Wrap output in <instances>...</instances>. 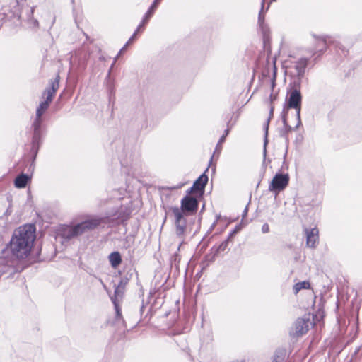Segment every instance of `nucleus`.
I'll list each match as a JSON object with an SVG mask.
<instances>
[{"label":"nucleus","mask_w":362,"mask_h":362,"mask_svg":"<svg viewBox=\"0 0 362 362\" xmlns=\"http://www.w3.org/2000/svg\"><path fill=\"white\" fill-rule=\"evenodd\" d=\"M35 240V226L25 225L14 230L7 247L13 255L18 259H24L30 255Z\"/></svg>","instance_id":"1"},{"label":"nucleus","mask_w":362,"mask_h":362,"mask_svg":"<svg viewBox=\"0 0 362 362\" xmlns=\"http://www.w3.org/2000/svg\"><path fill=\"white\" fill-rule=\"evenodd\" d=\"M300 84L299 80H294L291 83V88L287 91L286 104L284 107L282 113L287 114L289 109H295L296 112L297 124L295 127L298 129L301 125L300 110L302 104V95L300 93Z\"/></svg>","instance_id":"2"},{"label":"nucleus","mask_w":362,"mask_h":362,"mask_svg":"<svg viewBox=\"0 0 362 362\" xmlns=\"http://www.w3.org/2000/svg\"><path fill=\"white\" fill-rule=\"evenodd\" d=\"M108 223V216H91L84 221L78 223L81 233L93 230L99 227H104Z\"/></svg>","instance_id":"3"},{"label":"nucleus","mask_w":362,"mask_h":362,"mask_svg":"<svg viewBox=\"0 0 362 362\" xmlns=\"http://www.w3.org/2000/svg\"><path fill=\"white\" fill-rule=\"evenodd\" d=\"M197 196L194 197L190 194H187L180 202V208H178L179 211L184 215H192L197 212L199 207V200Z\"/></svg>","instance_id":"4"},{"label":"nucleus","mask_w":362,"mask_h":362,"mask_svg":"<svg viewBox=\"0 0 362 362\" xmlns=\"http://www.w3.org/2000/svg\"><path fill=\"white\" fill-rule=\"evenodd\" d=\"M127 284V281L124 280H120L117 286L115 289L114 296H111L112 303L114 305L115 310V320L118 322L121 320L123 324L125 323L122 315V310L119 305V298H122L124 291V287Z\"/></svg>","instance_id":"5"},{"label":"nucleus","mask_w":362,"mask_h":362,"mask_svg":"<svg viewBox=\"0 0 362 362\" xmlns=\"http://www.w3.org/2000/svg\"><path fill=\"white\" fill-rule=\"evenodd\" d=\"M289 183V175L287 173H277L269 185V190L276 194L284 190Z\"/></svg>","instance_id":"6"},{"label":"nucleus","mask_w":362,"mask_h":362,"mask_svg":"<svg viewBox=\"0 0 362 362\" xmlns=\"http://www.w3.org/2000/svg\"><path fill=\"white\" fill-rule=\"evenodd\" d=\"M171 211L175 216L176 235L183 240L187 230V221L185 218L186 215L182 214L177 206L172 207Z\"/></svg>","instance_id":"7"},{"label":"nucleus","mask_w":362,"mask_h":362,"mask_svg":"<svg viewBox=\"0 0 362 362\" xmlns=\"http://www.w3.org/2000/svg\"><path fill=\"white\" fill-rule=\"evenodd\" d=\"M43 130L33 129V136L31 142L30 153L33 154L32 163L29 167V170H33L35 168V160L42 142Z\"/></svg>","instance_id":"8"},{"label":"nucleus","mask_w":362,"mask_h":362,"mask_svg":"<svg viewBox=\"0 0 362 362\" xmlns=\"http://www.w3.org/2000/svg\"><path fill=\"white\" fill-rule=\"evenodd\" d=\"M208 168L194 182L192 186L187 190V193L194 194L197 197H202L205 192V187L208 182L209 177L206 174Z\"/></svg>","instance_id":"9"},{"label":"nucleus","mask_w":362,"mask_h":362,"mask_svg":"<svg viewBox=\"0 0 362 362\" xmlns=\"http://www.w3.org/2000/svg\"><path fill=\"white\" fill-rule=\"evenodd\" d=\"M131 212L129 208L121 206L112 212H107L105 216H108V223L115 221L117 223L124 224L129 219Z\"/></svg>","instance_id":"10"},{"label":"nucleus","mask_w":362,"mask_h":362,"mask_svg":"<svg viewBox=\"0 0 362 362\" xmlns=\"http://www.w3.org/2000/svg\"><path fill=\"white\" fill-rule=\"evenodd\" d=\"M309 60V58L300 57L291 63V68L294 69V74L297 77L294 80H299L300 83H301L302 78L305 75Z\"/></svg>","instance_id":"11"},{"label":"nucleus","mask_w":362,"mask_h":362,"mask_svg":"<svg viewBox=\"0 0 362 362\" xmlns=\"http://www.w3.org/2000/svg\"><path fill=\"white\" fill-rule=\"evenodd\" d=\"M309 329V320L298 318L289 331L291 337H299L305 334Z\"/></svg>","instance_id":"12"},{"label":"nucleus","mask_w":362,"mask_h":362,"mask_svg":"<svg viewBox=\"0 0 362 362\" xmlns=\"http://www.w3.org/2000/svg\"><path fill=\"white\" fill-rule=\"evenodd\" d=\"M50 103L47 101H42L36 110V116L34 119L31 127L33 129L43 130V119L42 115L49 107Z\"/></svg>","instance_id":"13"},{"label":"nucleus","mask_w":362,"mask_h":362,"mask_svg":"<svg viewBox=\"0 0 362 362\" xmlns=\"http://www.w3.org/2000/svg\"><path fill=\"white\" fill-rule=\"evenodd\" d=\"M82 235L78 223L74 226H64L60 230V235L66 240H71Z\"/></svg>","instance_id":"14"},{"label":"nucleus","mask_w":362,"mask_h":362,"mask_svg":"<svg viewBox=\"0 0 362 362\" xmlns=\"http://www.w3.org/2000/svg\"><path fill=\"white\" fill-rule=\"evenodd\" d=\"M331 37L322 36L319 37L317 46L310 51L312 56L316 57L314 58V62H316L319 57L326 51L327 47V43L330 42Z\"/></svg>","instance_id":"15"},{"label":"nucleus","mask_w":362,"mask_h":362,"mask_svg":"<svg viewBox=\"0 0 362 362\" xmlns=\"http://www.w3.org/2000/svg\"><path fill=\"white\" fill-rule=\"evenodd\" d=\"M59 75H57L54 79L49 81V86L47 88L43 93V96L46 95V99L45 100V101H47L49 103H51L52 101L53 98L59 88Z\"/></svg>","instance_id":"16"},{"label":"nucleus","mask_w":362,"mask_h":362,"mask_svg":"<svg viewBox=\"0 0 362 362\" xmlns=\"http://www.w3.org/2000/svg\"><path fill=\"white\" fill-rule=\"evenodd\" d=\"M304 231L306 235L307 246L309 247H315L318 239V229L317 228L310 229L305 228Z\"/></svg>","instance_id":"17"},{"label":"nucleus","mask_w":362,"mask_h":362,"mask_svg":"<svg viewBox=\"0 0 362 362\" xmlns=\"http://www.w3.org/2000/svg\"><path fill=\"white\" fill-rule=\"evenodd\" d=\"M264 3H265V0H262L261 10L259 12V15H258V25H259V28L261 30L262 33L263 35L264 42L266 43L267 35L269 29H268L267 25L264 23V19H265V15H264Z\"/></svg>","instance_id":"18"},{"label":"nucleus","mask_w":362,"mask_h":362,"mask_svg":"<svg viewBox=\"0 0 362 362\" xmlns=\"http://www.w3.org/2000/svg\"><path fill=\"white\" fill-rule=\"evenodd\" d=\"M273 113H274V107L272 105H271L270 110H269V117H268L266 123L264 124V132H265L264 139V146H263V158H264V160H263V163H262V165H263L264 168V166L266 165L267 146V144H268L267 135H268L269 124L270 119L273 117Z\"/></svg>","instance_id":"19"},{"label":"nucleus","mask_w":362,"mask_h":362,"mask_svg":"<svg viewBox=\"0 0 362 362\" xmlns=\"http://www.w3.org/2000/svg\"><path fill=\"white\" fill-rule=\"evenodd\" d=\"M161 0H154L150 7L148 8V11L145 13V15L143 17L142 21L139 23V27H144L146 24L148 23L150 18L153 15L155 11L158 8V5L160 4Z\"/></svg>","instance_id":"20"},{"label":"nucleus","mask_w":362,"mask_h":362,"mask_svg":"<svg viewBox=\"0 0 362 362\" xmlns=\"http://www.w3.org/2000/svg\"><path fill=\"white\" fill-rule=\"evenodd\" d=\"M31 181V175L25 173H21L14 180V186L18 189L25 188Z\"/></svg>","instance_id":"21"},{"label":"nucleus","mask_w":362,"mask_h":362,"mask_svg":"<svg viewBox=\"0 0 362 362\" xmlns=\"http://www.w3.org/2000/svg\"><path fill=\"white\" fill-rule=\"evenodd\" d=\"M231 241L230 240H229L228 238H226L225 240H223L219 245L218 247H213L211 248V251L213 252L214 251V254L212 255V256L211 257L210 255H206L205 256V259L206 260H209V261H214V259H215V257L221 252H223L226 250V248L228 247V243L229 242Z\"/></svg>","instance_id":"22"},{"label":"nucleus","mask_w":362,"mask_h":362,"mask_svg":"<svg viewBox=\"0 0 362 362\" xmlns=\"http://www.w3.org/2000/svg\"><path fill=\"white\" fill-rule=\"evenodd\" d=\"M286 115L287 114H285V113H282L281 114L282 122H283L284 127L281 129H279V136L285 139V140L287 141L288 140V134L293 129H296L295 127L293 128L291 126H290L288 124L287 118H286Z\"/></svg>","instance_id":"23"},{"label":"nucleus","mask_w":362,"mask_h":362,"mask_svg":"<svg viewBox=\"0 0 362 362\" xmlns=\"http://www.w3.org/2000/svg\"><path fill=\"white\" fill-rule=\"evenodd\" d=\"M108 260L111 267L116 269L122 262L121 254L118 251H114L108 255Z\"/></svg>","instance_id":"24"},{"label":"nucleus","mask_w":362,"mask_h":362,"mask_svg":"<svg viewBox=\"0 0 362 362\" xmlns=\"http://www.w3.org/2000/svg\"><path fill=\"white\" fill-rule=\"evenodd\" d=\"M287 351L286 348L279 347L276 349L272 357V362H284L286 356Z\"/></svg>","instance_id":"25"},{"label":"nucleus","mask_w":362,"mask_h":362,"mask_svg":"<svg viewBox=\"0 0 362 362\" xmlns=\"http://www.w3.org/2000/svg\"><path fill=\"white\" fill-rule=\"evenodd\" d=\"M310 286V282L308 281H303L298 282L293 286V292L297 294L302 289H308Z\"/></svg>","instance_id":"26"},{"label":"nucleus","mask_w":362,"mask_h":362,"mask_svg":"<svg viewBox=\"0 0 362 362\" xmlns=\"http://www.w3.org/2000/svg\"><path fill=\"white\" fill-rule=\"evenodd\" d=\"M76 58L78 59V71H83L87 66V60L88 57L86 54H84L83 56H81L80 57H76L74 59V62L76 61Z\"/></svg>","instance_id":"27"},{"label":"nucleus","mask_w":362,"mask_h":362,"mask_svg":"<svg viewBox=\"0 0 362 362\" xmlns=\"http://www.w3.org/2000/svg\"><path fill=\"white\" fill-rule=\"evenodd\" d=\"M144 27H139V25H138L137 28L136 29V30L134 31V33H133V35L131 36V37L128 40V41L126 42V46H128L132 42L133 40L135 39L137 33L139 32V30L143 28Z\"/></svg>","instance_id":"28"},{"label":"nucleus","mask_w":362,"mask_h":362,"mask_svg":"<svg viewBox=\"0 0 362 362\" xmlns=\"http://www.w3.org/2000/svg\"><path fill=\"white\" fill-rule=\"evenodd\" d=\"M229 132H230V129H229L228 128V129H226L224 131L223 134L221 136V138H220V139H219V140H218V144H217V145H216V148H217L219 146H221V144H222L223 142H224V141H225V139H226V136H228V134H229Z\"/></svg>","instance_id":"29"},{"label":"nucleus","mask_w":362,"mask_h":362,"mask_svg":"<svg viewBox=\"0 0 362 362\" xmlns=\"http://www.w3.org/2000/svg\"><path fill=\"white\" fill-rule=\"evenodd\" d=\"M127 47V46H126V44H125V45L123 46V47H122V48H121V49L119 50V53L117 54V55L115 57V59H114V62H113V63L112 64L110 69H112V66L115 65V62L117 61V59L119 58V57L120 56V54H121L123 52H124V51L126 50Z\"/></svg>","instance_id":"30"},{"label":"nucleus","mask_w":362,"mask_h":362,"mask_svg":"<svg viewBox=\"0 0 362 362\" xmlns=\"http://www.w3.org/2000/svg\"><path fill=\"white\" fill-rule=\"evenodd\" d=\"M275 86H276V66H274L273 77H272V79L271 81V90L272 92H274Z\"/></svg>","instance_id":"31"},{"label":"nucleus","mask_w":362,"mask_h":362,"mask_svg":"<svg viewBox=\"0 0 362 362\" xmlns=\"http://www.w3.org/2000/svg\"><path fill=\"white\" fill-rule=\"evenodd\" d=\"M239 229H240L239 226H236L235 228L228 234V236L227 238H228L229 240H231L233 238V237L235 236V235L238 233Z\"/></svg>","instance_id":"32"},{"label":"nucleus","mask_w":362,"mask_h":362,"mask_svg":"<svg viewBox=\"0 0 362 362\" xmlns=\"http://www.w3.org/2000/svg\"><path fill=\"white\" fill-rule=\"evenodd\" d=\"M262 232L263 233H267L269 232V226L267 223H264L262 226Z\"/></svg>","instance_id":"33"},{"label":"nucleus","mask_w":362,"mask_h":362,"mask_svg":"<svg viewBox=\"0 0 362 362\" xmlns=\"http://www.w3.org/2000/svg\"><path fill=\"white\" fill-rule=\"evenodd\" d=\"M250 203V201L248 202V204L245 206V209L243 210V212L242 214V221H243V219L247 216L248 206H249Z\"/></svg>","instance_id":"34"},{"label":"nucleus","mask_w":362,"mask_h":362,"mask_svg":"<svg viewBox=\"0 0 362 362\" xmlns=\"http://www.w3.org/2000/svg\"><path fill=\"white\" fill-rule=\"evenodd\" d=\"M183 185H184L183 183H180L179 185H177L176 186L169 187L168 189L170 190L177 189L181 188Z\"/></svg>","instance_id":"35"},{"label":"nucleus","mask_w":362,"mask_h":362,"mask_svg":"<svg viewBox=\"0 0 362 362\" xmlns=\"http://www.w3.org/2000/svg\"><path fill=\"white\" fill-rule=\"evenodd\" d=\"M277 98V95L274 93V92L272 91L270 95H269V100H270V102L271 103H273L274 100H275Z\"/></svg>","instance_id":"36"},{"label":"nucleus","mask_w":362,"mask_h":362,"mask_svg":"<svg viewBox=\"0 0 362 362\" xmlns=\"http://www.w3.org/2000/svg\"><path fill=\"white\" fill-rule=\"evenodd\" d=\"M144 309V305H142L141 306V309H140L141 312H143Z\"/></svg>","instance_id":"37"},{"label":"nucleus","mask_w":362,"mask_h":362,"mask_svg":"<svg viewBox=\"0 0 362 362\" xmlns=\"http://www.w3.org/2000/svg\"><path fill=\"white\" fill-rule=\"evenodd\" d=\"M216 223H214L213 225L211 226V228H213L215 226Z\"/></svg>","instance_id":"38"},{"label":"nucleus","mask_w":362,"mask_h":362,"mask_svg":"<svg viewBox=\"0 0 362 362\" xmlns=\"http://www.w3.org/2000/svg\"><path fill=\"white\" fill-rule=\"evenodd\" d=\"M35 24H38V22H37V20H35Z\"/></svg>","instance_id":"39"},{"label":"nucleus","mask_w":362,"mask_h":362,"mask_svg":"<svg viewBox=\"0 0 362 362\" xmlns=\"http://www.w3.org/2000/svg\"><path fill=\"white\" fill-rule=\"evenodd\" d=\"M71 1H72V2H74V0H71Z\"/></svg>","instance_id":"40"}]
</instances>
